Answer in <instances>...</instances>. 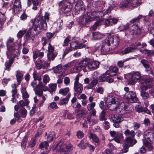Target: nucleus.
Listing matches in <instances>:
<instances>
[{
    "label": "nucleus",
    "mask_w": 154,
    "mask_h": 154,
    "mask_svg": "<svg viewBox=\"0 0 154 154\" xmlns=\"http://www.w3.org/2000/svg\"><path fill=\"white\" fill-rule=\"evenodd\" d=\"M49 14L46 12L44 16L40 15L36 17L33 22L32 28L34 31L33 35H38L41 32L42 29L46 30L47 29L46 21H48L49 20Z\"/></svg>",
    "instance_id": "1"
},
{
    "label": "nucleus",
    "mask_w": 154,
    "mask_h": 154,
    "mask_svg": "<svg viewBox=\"0 0 154 154\" xmlns=\"http://www.w3.org/2000/svg\"><path fill=\"white\" fill-rule=\"evenodd\" d=\"M106 112V109H104L101 112L99 116V119L100 121H103L105 119V114Z\"/></svg>",
    "instance_id": "38"
},
{
    "label": "nucleus",
    "mask_w": 154,
    "mask_h": 154,
    "mask_svg": "<svg viewBox=\"0 0 154 154\" xmlns=\"http://www.w3.org/2000/svg\"><path fill=\"white\" fill-rule=\"evenodd\" d=\"M44 88V86L41 81L39 82L38 85H37V86L36 89L38 90H42Z\"/></svg>",
    "instance_id": "60"
},
{
    "label": "nucleus",
    "mask_w": 154,
    "mask_h": 154,
    "mask_svg": "<svg viewBox=\"0 0 154 154\" xmlns=\"http://www.w3.org/2000/svg\"><path fill=\"white\" fill-rule=\"evenodd\" d=\"M89 137L90 140H92L93 141L96 143L98 142L99 141V139L96 135H90Z\"/></svg>",
    "instance_id": "55"
},
{
    "label": "nucleus",
    "mask_w": 154,
    "mask_h": 154,
    "mask_svg": "<svg viewBox=\"0 0 154 154\" xmlns=\"http://www.w3.org/2000/svg\"><path fill=\"white\" fill-rule=\"evenodd\" d=\"M96 12H88L80 17L79 22L82 25H85L87 23L94 20L97 17Z\"/></svg>",
    "instance_id": "2"
},
{
    "label": "nucleus",
    "mask_w": 154,
    "mask_h": 154,
    "mask_svg": "<svg viewBox=\"0 0 154 154\" xmlns=\"http://www.w3.org/2000/svg\"><path fill=\"white\" fill-rule=\"evenodd\" d=\"M33 5L32 9L34 10L37 9V6L38 5L39 2L38 0H27V5L28 7H30L32 4Z\"/></svg>",
    "instance_id": "15"
},
{
    "label": "nucleus",
    "mask_w": 154,
    "mask_h": 154,
    "mask_svg": "<svg viewBox=\"0 0 154 154\" xmlns=\"http://www.w3.org/2000/svg\"><path fill=\"white\" fill-rule=\"evenodd\" d=\"M135 109L137 112L140 113L143 112L144 108L140 105H137L135 106Z\"/></svg>",
    "instance_id": "42"
},
{
    "label": "nucleus",
    "mask_w": 154,
    "mask_h": 154,
    "mask_svg": "<svg viewBox=\"0 0 154 154\" xmlns=\"http://www.w3.org/2000/svg\"><path fill=\"white\" fill-rule=\"evenodd\" d=\"M5 20L4 14L0 12V22L2 23Z\"/></svg>",
    "instance_id": "61"
},
{
    "label": "nucleus",
    "mask_w": 154,
    "mask_h": 154,
    "mask_svg": "<svg viewBox=\"0 0 154 154\" xmlns=\"http://www.w3.org/2000/svg\"><path fill=\"white\" fill-rule=\"evenodd\" d=\"M123 139L122 135H116L114 139H112V140H114L116 142L119 143L121 139Z\"/></svg>",
    "instance_id": "51"
},
{
    "label": "nucleus",
    "mask_w": 154,
    "mask_h": 154,
    "mask_svg": "<svg viewBox=\"0 0 154 154\" xmlns=\"http://www.w3.org/2000/svg\"><path fill=\"white\" fill-rule=\"evenodd\" d=\"M140 95L144 100L146 99L149 97V93L144 91H140Z\"/></svg>",
    "instance_id": "33"
},
{
    "label": "nucleus",
    "mask_w": 154,
    "mask_h": 154,
    "mask_svg": "<svg viewBox=\"0 0 154 154\" xmlns=\"http://www.w3.org/2000/svg\"><path fill=\"white\" fill-rule=\"evenodd\" d=\"M87 119V121L90 126H91L94 124V121L92 119L91 116H88Z\"/></svg>",
    "instance_id": "44"
},
{
    "label": "nucleus",
    "mask_w": 154,
    "mask_h": 154,
    "mask_svg": "<svg viewBox=\"0 0 154 154\" xmlns=\"http://www.w3.org/2000/svg\"><path fill=\"white\" fill-rule=\"evenodd\" d=\"M70 96L71 94H69L66 98L60 99L59 103V104L60 105H63L67 104L68 103Z\"/></svg>",
    "instance_id": "26"
},
{
    "label": "nucleus",
    "mask_w": 154,
    "mask_h": 154,
    "mask_svg": "<svg viewBox=\"0 0 154 154\" xmlns=\"http://www.w3.org/2000/svg\"><path fill=\"white\" fill-rule=\"evenodd\" d=\"M57 54L53 53H48L47 57L48 60L51 61L53 60L57 56Z\"/></svg>",
    "instance_id": "31"
},
{
    "label": "nucleus",
    "mask_w": 154,
    "mask_h": 154,
    "mask_svg": "<svg viewBox=\"0 0 154 154\" xmlns=\"http://www.w3.org/2000/svg\"><path fill=\"white\" fill-rule=\"evenodd\" d=\"M57 86V84H52L49 85V88L50 89H51V90L50 91V92L51 93H52L53 92H55Z\"/></svg>",
    "instance_id": "35"
},
{
    "label": "nucleus",
    "mask_w": 154,
    "mask_h": 154,
    "mask_svg": "<svg viewBox=\"0 0 154 154\" xmlns=\"http://www.w3.org/2000/svg\"><path fill=\"white\" fill-rule=\"evenodd\" d=\"M50 107L52 109L55 108L56 109L58 108L56 103L55 102H52L50 103L48 107V108Z\"/></svg>",
    "instance_id": "54"
},
{
    "label": "nucleus",
    "mask_w": 154,
    "mask_h": 154,
    "mask_svg": "<svg viewBox=\"0 0 154 154\" xmlns=\"http://www.w3.org/2000/svg\"><path fill=\"white\" fill-rule=\"evenodd\" d=\"M14 41V38L10 37L6 43L7 48L8 51L12 53H14L17 48L16 44L13 43Z\"/></svg>",
    "instance_id": "8"
},
{
    "label": "nucleus",
    "mask_w": 154,
    "mask_h": 154,
    "mask_svg": "<svg viewBox=\"0 0 154 154\" xmlns=\"http://www.w3.org/2000/svg\"><path fill=\"white\" fill-rule=\"evenodd\" d=\"M99 65V63L98 61H92L88 65V68L89 69H94L98 67Z\"/></svg>",
    "instance_id": "20"
},
{
    "label": "nucleus",
    "mask_w": 154,
    "mask_h": 154,
    "mask_svg": "<svg viewBox=\"0 0 154 154\" xmlns=\"http://www.w3.org/2000/svg\"><path fill=\"white\" fill-rule=\"evenodd\" d=\"M74 89L75 91V94L79 95L82 91L83 88L82 85L81 84H79L74 85Z\"/></svg>",
    "instance_id": "18"
},
{
    "label": "nucleus",
    "mask_w": 154,
    "mask_h": 154,
    "mask_svg": "<svg viewBox=\"0 0 154 154\" xmlns=\"http://www.w3.org/2000/svg\"><path fill=\"white\" fill-rule=\"evenodd\" d=\"M33 29L32 28H30L27 31V32L25 35V39L26 40H28L29 38L30 37L31 35H32V36H34L35 35H33L32 34L34 31L33 32Z\"/></svg>",
    "instance_id": "28"
},
{
    "label": "nucleus",
    "mask_w": 154,
    "mask_h": 154,
    "mask_svg": "<svg viewBox=\"0 0 154 154\" xmlns=\"http://www.w3.org/2000/svg\"><path fill=\"white\" fill-rule=\"evenodd\" d=\"M89 62V60L88 59H84L79 63L78 66L80 68L84 69L87 67H88Z\"/></svg>",
    "instance_id": "17"
},
{
    "label": "nucleus",
    "mask_w": 154,
    "mask_h": 154,
    "mask_svg": "<svg viewBox=\"0 0 154 154\" xmlns=\"http://www.w3.org/2000/svg\"><path fill=\"white\" fill-rule=\"evenodd\" d=\"M48 53H53L54 51V48L50 43L49 44V46L48 48Z\"/></svg>",
    "instance_id": "59"
},
{
    "label": "nucleus",
    "mask_w": 154,
    "mask_h": 154,
    "mask_svg": "<svg viewBox=\"0 0 154 154\" xmlns=\"http://www.w3.org/2000/svg\"><path fill=\"white\" fill-rule=\"evenodd\" d=\"M75 9L77 11L82 10L83 9H84L83 2L80 0H79L75 5Z\"/></svg>",
    "instance_id": "19"
},
{
    "label": "nucleus",
    "mask_w": 154,
    "mask_h": 154,
    "mask_svg": "<svg viewBox=\"0 0 154 154\" xmlns=\"http://www.w3.org/2000/svg\"><path fill=\"white\" fill-rule=\"evenodd\" d=\"M107 76H106L104 74H101L99 77V82H102L106 81Z\"/></svg>",
    "instance_id": "53"
},
{
    "label": "nucleus",
    "mask_w": 154,
    "mask_h": 154,
    "mask_svg": "<svg viewBox=\"0 0 154 154\" xmlns=\"http://www.w3.org/2000/svg\"><path fill=\"white\" fill-rule=\"evenodd\" d=\"M16 76L17 78V81L18 82V84L20 85L21 81L23 79V76H19L17 75H16Z\"/></svg>",
    "instance_id": "62"
},
{
    "label": "nucleus",
    "mask_w": 154,
    "mask_h": 154,
    "mask_svg": "<svg viewBox=\"0 0 154 154\" xmlns=\"http://www.w3.org/2000/svg\"><path fill=\"white\" fill-rule=\"evenodd\" d=\"M123 148L122 150V152L123 153L127 152L128 150V148L129 147L126 145V146L124 145V143L123 145Z\"/></svg>",
    "instance_id": "58"
},
{
    "label": "nucleus",
    "mask_w": 154,
    "mask_h": 154,
    "mask_svg": "<svg viewBox=\"0 0 154 154\" xmlns=\"http://www.w3.org/2000/svg\"><path fill=\"white\" fill-rule=\"evenodd\" d=\"M141 45V44L139 42L136 44V46L129 47L125 48L123 50L121 51L120 53L122 54H126L131 53L134 52L135 50L137 49V47Z\"/></svg>",
    "instance_id": "10"
},
{
    "label": "nucleus",
    "mask_w": 154,
    "mask_h": 154,
    "mask_svg": "<svg viewBox=\"0 0 154 154\" xmlns=\"http://www.w3.org/2000/svg\"><path fill=\"white\" fill-rule=\"evenodd\" d=\"M118 20V19L115 18L106 19L105 21V24L107 26L112 25L113 24H116Z\"/></svg>",
    "instance_id": "21"
},
{
    "label": "nucleus",
    "mask_w": 154,
    "mask_h": 154,
    "mask_svg": "<svg viewBox=\"0 0 154 154\" xmlns=\"http://www.w3.org/2000/svg\"><path fill=\"white\" fill-rule=\"evenodd\" d=\"M124 134L125 135H134L136 134V133L133 130L130 131L129 130L127 129L125 131Z\"/></svg>",
    "instance_id": "57"
},
{
    "label": "nucleus",
    "mask_w": 154,
    "mask_h": 154,
    "mask_svg": "<svg viewBox=\"0 0 154 154\" xmlns=\"http://www.w3.org/2000/svg\"><path fill=\"white\" fill-rule=\"evenodd\" d=\"M50 80V78L48 75H45L43 78V82L45 84L48 82Z\"/></svg>",
    "instance_id": "49"
},
{
    "label": "nucleus",
    "mask_w": 154,
    "mask_h": 154,
    "mask_svg": "<svg viewBox=\"0 0 154 154\" xmlns=\"http://www.w3.org/2000/svg\"><path fill=\"white\" fill-rule=\"evenodd\" d=\"M141 0H122L120 5V8H123L128 7L132 8L140 5Z\"/></svg>",
    "instance_id": "3"
},
{
    "label": "nucleus",
    "mask_w": 154,
    "mask_h": 154,
    "mask_svg": "<svg viewBox=\"0 0 154 154\" xmlns=\"http://www.w3.org/2000/svg\"><path fill=\"white\" fill-rule=\"evenodd\" d=\"M143 143L145 146L149 150H151L153 148V146L147 141L146 142H143Z\"/></svg>",
    "instance_id": "52"
},
{
    "label": "nucleus",
    "mask_w": 154,
    "mask_h": 154,
    "mask_svg": "<svg viewBox=\"0 0 154 154\" xmlns=\"http://www.w3.org/2000/svg\"><path fill=\"white\" fill-rule=\"evenodd\" d=\"M78 116L80 118H84L85 117L86 114L85 112L82 110H79L77 112Z\"/></svg>",
    "instance_id": "45"
},
{
    "label": "nucleus",
    "mask_w": 154,
    "mask_h": 154,
    "mask_svg": "<svg viewBox=\"0 0 154 154\" xmlns=\"http://www.w3.org/2000/svg\"><path fill=\"white\" fill-rule=\"evenodd\" d=\"M137 142L136 140L134 139V136L127 137L125 140L124 145H127L129 146H132Z\"/></svg>",
    "instance_id": "14"
},
{
    "label": "nucleus",
    "mask_w": 154,
    "mask_h": 154,
    "mask_svg": "<svg viewBox=\"0 0 154 154\" xmlns=\"http://www.w3.org/2000/svg\"><path fill=\"white\" fill-rule=\"evenodd\" d=\"M107 39L109 41V42H110L111 45L112 46V48L113 49L116 48L119 44L120 39L116 36H114L113 37L109 36Z\"/></svg>",
    "instance_id": "11"
},
{
    "label": "nucleus",
    "mask_w": 154,
    "mask_h": 154,
    "mask_svg": "<svg viewBox=\"0 0 154 154\" xmlns=\"http://www.w3.org/2000/svg\"><path fill=\"white\" fill-rule=\"evenodd\" d=\"M60 8L64 13H66L70 11L72 6L68 2L65 1L61 2L59 4Z\"/></svg>",
    "instance_id": "9"
},
{
    "label": "nucleus",
    "mask_w": 154,
    "mask_h": 154,
    "mask_svg": "<svg viewBox=\"0 0 154 154\" xmlns=\"http://www.w3.org/2000/svg\"><path fill=\"white\" fill-rule=\"evenodd\" d=\"M152 79L150 78H144L143 79L141 80L140 82L142 85H149L152 81Z\"/></svg>",
    "instance_id": "29"
},
{
    "label": "nucleus",
    "mask_w": 154,
    "mask_h": 154,
    "mask_svg": "<svg viewBox=\"0 0 154 154\" xmlns=\"http://www.w3.org/2000/svg\"><path fill=\"white\" fill-rule=\"evenodd\" d=\"M13 63V60L11 59L9 60L8 61H7L5 63V66L6 67L5 70L9 71L10 67Z\"/></svg>",
    "instance_id": "32"
},
{
    "label": "nucleus",
    "mask_w": 154,
    "mask_h": 154,
    "mask_svg": "<svg viewBox=\"0 0 154 154\" xmlns=\"http://www.w3.org/2000/svg\"><path fill=\"white\" fill-rule=\"evenodd\" d=\"M140 51L142 53L147 54L149 57L151 56L152 55H154V50H148L146 49H143L140 48Z\"/></svg>",
    "instance_id": "23"
},
{
    "label": "nucleus",
    "mask_w": 154,
    "mask_h": 154,
    "mask_svg": "<svg viewBox=\"0 0 154 154\" xmlns=\"http://www.w3.org/2000/svg\"><path fill=\"white\" fill-rule=\"evenodd\" d=\"M69 91V88H64L61 89L59 91V93L63 96L66 95Z\"/></svg>",
    "instance_id": "36"
},
{
    "label": "nucleus",
    "mask_w": 154,
    "mask_h": 154,
    "mask_svg": "<svg viewBox=\"0 0 154 154\" xmlns=\"http://www.w3.org/2000/svg\"><path fill=\"white\" fill-rule=\"evenodd\" d=\"M133 110V109L132 108L130 107L127 106H124V107H121L119 106V107L117 109V111L119 113H120V115H124L127 113H129L132 112Z\"/></svg>",
    "instance_id": "13"
},
{
    "label": "nucleus",
    "mask_w": 154,
    "mask_h": 154,
    "mask_svg": "<svg viewBox=\"0 0 154 154\" xmlns=\"http://www.w3.org/2000/svg\"><path fill=\"white\" fill-rule=\"evenodd\" d=\"M104 91V89L102 87H100L98 88L96 90V92L100 94H102Z\"/></svg>",
    "instance_id": "63"
},
{
    "label": "nucleus",
    "mask_w": 154,
    "mask_h": 154,
    "mask_svg": "<svg viewBox=\"0 0 154 154\" xmlns=\"http://www.w3.org/2000/svg\"><path fill=\"white\" fill-rule=\"evenodd\" d=\"M21 4L20 0H15L13 5V9L14 12L17 13L19 12L21 8Z\"/></svg>",
    "instance_id": "16"
},
{
    "label": "nucleus",
    "mask_w": 154,
    "mask_h": 154,
    "mask_svg": "<svg viewBox=\"0 0 154 154\" xmlns=\"http://www.w3.org/2000/svg\"><path fill=\"white\" fill-rule=\"evenodd\" d=\"M129 24L128 23H127L125 25L123 24L121 25L119 27V28L122 31H124L128 29L129 28Z\"/></svg>",
    "instance_id": "43"
},
{
    "label": "nucleus",
    "mask_w": 154,
    "mask_h": 154,
    "mask_svg": "<svg viewBox=\"0 0 154 154\" xmlns=\"http://www.w3.org/2000/svg\"><path fill=\"white\" fill-rule=\"evenodd\" d=\"M141 62L145 68H149L150 67L149 62L147 60L145 59H142L141 60Z\"/></svg>",
    "instance_id": "40"
},
{
    "label": "nucleus",
    "mask_w": 154,
    "mask_h": 154,
    "mask_svg": "<svg viewBox=\"0 0 154 154\" xmlns=\"http://www.w3.org/2000/svg\"><path fill=\"white\" fill-rule=\"evenodd\" d=\"M95 105L96 103L95 102H92L88 104L87 108L88 111H90L94 109V108Z\"/></svg>",
    "instance_id": "39"
},
{
    "label": "nucleus",
    "mask_w": 154,
    "mask_h": 154,
    "mask_svg": "<svg viewBox=\"0 0 154 154\" xmlns=\"http://www.w3.org/2000/svg\"><path fill=\"white\" fill-rule=\"evenodd\" d=\"M108 98L107 100L106 101V103L107 104V106L109 109L112 111H113L117 109L119 106L118 101H116V99L115 98Z\"/></svg>",
    "instance_id": "5"
},
{
    "label": "nucleus",
    "mask_w": 154,
    "mask_h": 154,
    "mask_svg": "<svg viewBox=\"0 0 154 154\" xmlns=\"http://www.w3.org/2000/svg\"><path fill=\"white\" fill-rule=\"evenodd\" d=\"M88 144L87 143H84V140H82L80 143L78 145V146L82 148L83 149H85L86 147L88 146Z\"/></svg>",
    "instance_id": "47"
},
{
    "label": "nucleus",
    "mask_w": 154,
    "mask_h": 154,
    "mask_svg": "<svg viewBox=\"0 0 154 154\" xmlns=\"http://www.w3.org/2000/svg\"><path fill=\"white\" fill-rule=\"evenodd\" d=\"M63 140H60L58 143L56 145L55 149L58 152H65V148L68 151H71L73 149V147L71 144H68L66 146L65 144H64Z\"/></svg>",
    "instance_id": "4"
},
{
    "label": "nucleus",
    "mask_w": 154,
    "mask_h": 154,
    "mask_svg": "<svg viewBox=\"0 0 154 154\" xmlns=\"http://www.w3.org/2000/svg\"><path fill=\"white\" fill-rule=\"evenodd\" d=\"M33 76L35 81L38 80L39 82L41 81V75L38 74L36 71H34L33 73Z\"/></svg>",
    "instance_id": "30"
},
{
    "label": "nucleus",
    "mask_w": 154,
    "mask_h": 154,
    "mask_svg": "<svg viewBox=\"0 0 154 154\" xmlns=\"http://www.w3.org/2000/svg\"><path fill=\"white\" fill-rule=\"evenodd\" d=\"M70 49H78V45L75 42H72L70 43V47L69 48Z\"/></svg>",
    "instance_id": "41"
},
{
    "label": "nucleus",
    "mask_w": 154,
    "mask_h": 154,
    "mask_svg": "<svg viewBox=\"0 0 154 154\" xmlns=\"http://www.w3.org/2000/svg\"><path fill=\"white\" fill-rule=\"evenodd\" d=\"M21 116L22 118H25L27 114V111L24 108H22L21 109Z\"/></svg>",
    "instance_id": "50"
},
{
    "label": "nucleus",
    "mask_w": 154,
    "mask_h": 154,
    "mask_svg": "<svg viewBox=\"0 0 154 154\" xmlns=\"http://www.w3.org/2000/svg\"><path fill=\"white\" fill-rule=\"evenodd\" d=\"M70 40L69 39V37H66V38L64 40V44H63V46H66L68 45V44L70 42Z\"/></svg>",
    "instance_id": "64"
},
{
    "label": "nucleus",
    "mask_w": 154,
    "mask_h": 154,
    "mask_svg": "<svg viewBox=\"0 0 154 154\" xmlns=\"http://www.w3.org/2000/svg\"><path fill=\"white\" fill-rule=\"evenodd\" d=\"M35 91V94L39 96H42L43 94L42 90L36 89Z\"/></svg>",
    "instance_id": "56"
},
{
    "label": "nucleus",
    "mask_w": 154,
    "mask_h": 154,
    "mask_svg": "<svg viewBox=\"0 0 154 154\" xmlns=\"http://www.w3.org/2000/svg\"><path fill=\"white\" fill-rule=\"evenodd\" d=\"M131 29L133 31V33L135 34H138L140 32V28L137 25H133L131 27Z\"/></svg>",
    "instance_id": "27"
},
{
    "label": "nucleus",
    "mask_w": 154,
    "mask_h": 154,
    "mask_svg": "<svg viewBox=\"0 0 154 154\" xmlns=\"http://www.w3.org/2000/svg\"><path fill=\"white\" fill-rule=\"evenodd\" d=\"M112 45L107 39L103 41L101 47V51L104 52H107L113 49L111 47Z\"/></svg>",
    "instance_id": "12"
},
{
    "label": "nucleus",
    "mask_w": 154,
    "mask_h": 154,
    "mask_svg": "<svg viewBox=\"0 0 154 154\" xmlns=\"http://www.w3.org/2000/svg\"><path fill=\"white\" fill-rule=\"evenodd\" d=\"M142 17H143V16L139 15L137 17L134 18L132 19L130 21V22L131 23H134L135 22H138L139 20Z\"/></svg>",
    "instance_id": "48"
},
{
    "label": "nucleus",
    "mask_w": 154,
    "mask_h": 154,
    "mask_svg": "<svg viewBox=\"0 0 154 154\" xmlns=\"http://www.w3.org/2000/svg\"><path fill=\"white\" fill-rule=\"evenodd\" d=\"M109 70L111 72H114V74L113 75H110V76H115L116 75L117 73L118 72V69L116 66H112L110 67Z\"/></svg>",
    "instance_id": "34"
},
{
    "label": "nucleus",
    "mask_w": 154,
    "mask_h": 154,
    "mask_svg": "<svg viewBox=\"0 0 154 154\" xmlns=\"http://www.w3.org/2000/svg\"><path fill=\"white\" fill-rule=\"evenodd\" d=\"M124 98L128 103H135L138 100L135 93L131 91L126 92Z\"/></svg>",
    "instance_id": "6"
},
{
    "label": "nucleus",
    "mask_w": 154,
    "mask_h": 154,
    "mask_svg": "<svg viewBox=\"0 0 154 154\" xmlns=\"http://www.w3.org/2000/svg\"><path fill=\"white\" fill-rule=\"evenodd\" d=\"M38 61L42 64L43 69H45V67H48L50 66V63H48L46 61L39 59Z\"/></svg>",
    "instance_id": "37"
},
{
    "label": "nucleus",
    "mask_w": 154,
    "mask_h": 154,
    "mask_svg": "<svg viewBox=\"0 0 154 154\" xmlns=\"http://www.w3.org/2000/svg\"><path fill=\"white\" fill-rule=\"evenodd\" d=\"M141 76L139 72H135L133 74H130L129 77V81L130 84L134 85L136 82H140L141 80Z\"/></svg>",
    "instance_id": "7"
},
{
    "label": "nucleus",
    "mask_w": 154,
    "mask_h": 154,
    "mask_svg": "<svg viewBox=\"0 0 154 154\" xmlns=\"http://www.w3.org/2000/svg\"><path fill=\"white\" fill-rule=\"evenodd\" d=\"M26 30H20L17 33V37L18 38H21L26 33Z\"/></svg>",
    "instance_id": "46"
},
{
    "label": "nucleus",
    "mask_w": 154,
    "mask_h": 154,
    "mask_svg": "<svg viewBox=\"0 0 154 154\" xmlns=\"http://www.w3.org/2000/svg\"><path fill=\"white\" fill-rule=\"evenodd\" d=\"M111 118L113 122H120L123 120V118L120 116L112 114Z\"/></svg>",
    "instance_id": "22"
},
{
    "label": "nucleus",
    "mask_w": 154,
    "mask_h": 154,
    "mask_svg": "<svg viewBox=\"0 0 154 154\" xmlns=\"http://www.w3.org/2000/svg\"><path fill=\"white\" fill-rule=\"evenodd\" d=\"M97 78H95L94 77L93 78V80L91 82L90 84H89L87 86L88 88L89 89H93L94 87L98 83Z\"/></svg>",
    "instance_id": "24"
},
{
    "label": "nucleus",
    "mask_w": 154,
    "mask_h": 154,
    "mask_svg": "<svg viewBox=\"0 0 154 154\" xmlns=\"http://www.w3.org/2000/svg\"><path fill=\"white\" fill-rule=\"evenodd\" d=\"M92 39L94 40H99L103 38L104 35L99 32H95L92 33Z\"/></svg>",
    "instance_id": "25"
}]
</instances>
